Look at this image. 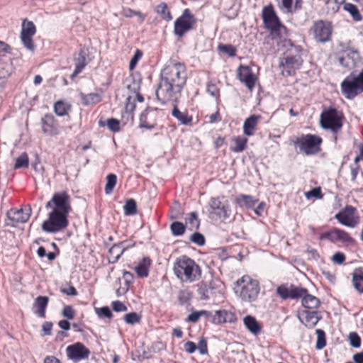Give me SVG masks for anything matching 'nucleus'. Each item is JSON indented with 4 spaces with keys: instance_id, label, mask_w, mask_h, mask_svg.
<instances>
[{
    "instance_id": "1",
    "label": "nucleus",
    "mask_w": 363,
    "mask_h": 363,
    "mask_svg": "<svg viewBox=\"0 0 363 363\" xmlns=\"http://www.w3.org/2000/svg\"><path fill=\"white\" fill-rule=\"evenodd\" d=\"M262 18L265 28L269 30L272 39L276 40L278 46L282 44L283 47L287 48L286 56L281 62L283 75H294L303 63L301 56V47L294 45L290 40L286 39L288 30L281 23L272 6L263 9Z\"/></svg>"
},
{
    "instance_id": "2",
    "label": "nucleus",
    "mask_w": 363,
    "mask_h": 363,
    "mask_svg": "<svg viewBox=\"0 0 363 363\" xmlns=\"http://www.w3.org/2000/svg\"><path fill=\"white\" fill-rule=\"evenodd\" d=\"M186 67L181 62H170L160 74V81L156 90L158 101L162 104L177 102L186 82Z\"/></svg>"
},
{
    "instance_id": "3",
    "label": "nucleus",
    "mask_w": 363,
    "mask_h": 363,
    "mask_svg": "<svg viewBox=\"0 0 363 363\" xmlns=\"http://www.w3.org/2000/svg\"><path fill=\"white\" fill-rule=\"evenodd\" d=\"M235 294L244 302L252 303L257 300L260 292L259 283L249 275H244L235 282Z\"/></svg>"
},
{
    "instance_id": "4",
    "label": "nucleus",
    "mask_w": 363,
    "mask_h": 363,
    "mask_svg": "<svg viewBox=\"0 0 363 363\" xmlns=\"http://www.w3.org/2000/svg\"><path fill=\"white\" fill-rule=\"evenodd\" d=\"M174 272L182 281L194 282L201 277V269L195 261L187 256L178 258L174 265Z\"/></svg>"
},
{
    "instance_id": "5",
    "label": "nucleus",
    "mask_w": 363,
    "mask_h": 363,
    "mask_svg": "<svg viewBox=\"0 0 363 363\" xmlns=\"http://www.w3.org/2000/svg\"><path fill=\"white\" fill-rule=\"evenodd\" d=\"M341 91L347 99H353L363 92V69L356 75L352 72L341 83Z\"/></svg>"
},
{
    "instance_id": "6",
    "label": "nucleus",
    "mask_w": 363,
    "mask_h": 363,
    "mask_svg": "<svg viewBox=\"0 0 363 363\" xmlns=\"http://www.w3.org/2000/svg\"><path fill=\"white\" fill-rule=\"evenodd\" d=\"M67 214L53 208L48 218L42 224V229L47 233H55L62 230L68 225Z\"/></svg>"
},
{
    "instance_id": "7",
    "label": "nucleus",
    "mask_w": 363,
    "mask_h": 363,
    "mask_svg": "<svg viewBox=\"0 0 363 363\" xmlns=\"http://www.w3.org/2000/svg\"><path fill=\"white\" fill-rule=\"evenodd\" d=\"M322 143L320 137L306 134L297 137L294 140L295 147H298L301 152L304 153L306 155H311L318 153L320 151V146Z\"/></svg>"
},
{
    "instance_id": "8",
    "label": "nucleus",
    "mask_w": 363,
    "mask_h": 363,
    "mask_svg": "<svg viewBox=\"0 0 363 363\" xmlns=\"http://www.w3.org/2000/svg\"><path fill=\"white\" fill-rule=\"evenodd\" d=\"M209 214L211 218L225 220L229 218L231 210L228 201L224 197L211 198L208 203Z\"/></svg>"
},
{
    "instance_id": "9",
    "label": "nucleus",
    "mask_w": 363,
    "mask_h": 363,
    "mask_svg": "<svg viewBox=\"0 0 363 363\" xmlns=\"http://www.w3.org/2000/svg\"><path fill=\"white\" fill-rule=\"evenodd\" d=\"M341 119L340 113L335 108H330L322 113L320 122L323 128L336 133L342 128Z\"/></svg>"
},
{
    "instance_id": "10",
    "label": "nucleus",
    "mask_w": 363,
    "mask_h": 363,
    "mask_svg": "<svg viewBox=\"0 0 363 363\" xmlns=\"http://www.w3.org/2000/svg\"><path fill=\"white\" fill-rule=\"evenodd\" d=\"M196 23L194 16L189 9H185L182 14L176 19L174 25V33L181 38L186 32L192 29L193 25Z\"/></svg>"
},
{
    "instance_id": "11",
    "label": "nucleus",
    "mask_w": 363,
    "mask_h": 363,
    "mask_svg": "<svg viewBox=\"0 0 363 363\" xmlns=\"http://www.w3.org/2000/svg\"><path fill=\"white\" fill-rule=\"evenodd\" d=\"M335 218L342 225L350 228H354L359 223L357 209L349 205L335 214Z\"/></svg>"
},
{
    "instance_id": "12",
    "label": "nucleus",
    "mask_w": 363,
    "mask_h": 363,
    "mask_svg": "<svg viewBox=\"0 0 363 363\" xmlns=\"http://www.w3.org/2000/svg\"><path fill=\"white\" fill-rule=\"evenodd\" d=\"M333 28L330 22L322 20L315 21L310 29V33L318 42L325 43L330 39Z\"/></svg>"
},
{
    "instance_id": "13",
    "label": "nucleus",
    "mask_w": 363,
    "mask_h": 363,
    "mask_svg": "<svg viewBox=\"0 0 363 363\" xmlns=\"http://www.w3.org/2000/svg\"><path fill=\"white\" fill-rule=\"evenodd\" d=\"M66 354L68 359L74 362H79L87 359L90 351L82 343L76 342L66 348Z\"/></svg>"
},
{
    "instance_id": "14",
    "label": "nucleus",
    "mask_w": 363,
    "mask_h": 363,
    "mask_svg": "<svg viewBox=\"0 0 363 363\" xmlns=\"http://www.w3.org/2000/svg\"><path fill=\"white\" fill-rule=\"evenodd\" d=\"M360 60V54L357 50H347L338 57L340 65L348 70L354 69Z\"/></svg>"
},
{
    "instance_id": "15",
    "label": "nucleus",
    "mask_w": 363,
    "mask_h": 363,
    "mask_svg": "<svg viewBox=\"0 0 363 363\" xmlns=\"http://www.w3.org/2000/svg\"><path fill=\"white\" fill-rule=\"evenodd\" d=\"M158 109L147 108L140 116L139 127L141 128L152 129L157 125Z\"/></svg>"
},
{
    "instance_id": "16",
    "label": "nucleus",
    "mask_w": 363,
    "mask_h": 363,
    "mask_svg": "<svg viewBox=\"0 0 363 363\" xmlns=\"http://www.w3.org/2000/svg\"><path fill=\"white\" fill-rule=\"evenodd\" d=\"M31 214V208L30 207L25 209H11L7 213V217L11 221L9 225L11 226H16L19 223H26Z\"/></svg>"
},
{
    "instance_id": "17",
    "label": "nucleus",
    "mask_w": 363,
    "mask_h": 363,
    "mask_svg": "<svg viewBox=\"0 0 363 363\" xmlns=\"http://www.w3.org/2000/svg\"><path fill=\"white\" fill-rule=\"evenodd\" d=\"M238 77L241 82L245 84L247 88L252 91L257 79L251 68L248 66L240 65L238 69Z\"/></svg>"
},
{
    "instance_id": "18",
    "label": "nucleus",
    "mask_w": 363,
    "mask_h": 363,
    "mask_svg": "<svg viewBox=\"0 0 363 363\" xmlns=\"http://www.w3.org/2000/svg\"><path fill=\"white\" fill-rule=\"evenodd\" d=\"M42 130L48 136H54L59 133L58 126L55 117L52 114H46L41 119Z\"/></svg>"
},
{
    "instance_id": "19",
    "label": "nucleus",
    "mask_w": 363,
    "mask_h": 363,
    "mask_svg": "<svg viewBox=\"0 0 363 363\" xmlns=\"http://www.w3.org/2000/svg\"><path fill=\"white\" fill-rule=\"evenodd\" d=\"M53 204L60 212L69 213L71 210L70 198L66 192L56 193L52 196Z\"/></svg>"
},
{
    "instance_id": "20",
    "label": "nucleus",
    "mask_w": 363,
    "mask_h": 363,
    "mask_svg": "<svg viewBox=\"0 0 363 363\" xmlns=\"http://www.w3.org/2000/svg\"><path fill=\"white\" fill-rule=\"evenodd\" d=\"M133 244H128V241H122L111 246L108 250L111 257L108 259L110 263H116L120 259L123 252L130 247L134 246Z\"/></svg>"
},
{
    "instance_id": "21",
    "label": "nucleus",
    "mask_w": 363,
    "mask_h": 363,
    "mask_svg": "<svg viewBox=\"0 0 363 363\" xmlns=\"http://www.w3.org/2000/svg\"><path fill=\"white\" fill-rule=\"evenodd\" d=\"M198 293L203 300L210 299L216 296L215 284L213 281L201 282L199 286Z\"/></svg>"
},
{
    "instance_id": "22",
    "label": "nucleus",
    "mask_w": 363,
    "mask_h": 363,
    "mask_svg": "<svg viewBox=\"0 0 363 363\" xmlns=\"http://www.w3.org/2000/svg\"><path fill=\"white\" fill-rule=\"evenodd\" d=\"M236 320L237 318L234 313L225 310L217 311L212 316V321L215 324L234 323Z\"/></svg>"
},
{
    "instance_id": "23",
    "label": "nucleus",
    "mask_w": 363,
    "mask_h": 363,
    "mask_svg": "<svg viewBox=\"0 0 363 363\" xmlns=\"http://www.w3.org/2000/svg\"><path fill=\"white\" fill-rule=\"evenodd\" d=\"M260 115H251L247 118L243 123V133L247 136H252L255 134V130L258 123L261 120Z\"/></svg>"
},
{
    "instance_id": "24",
    "label": "nucleus",
    "mask_w": 363,
    "mask_h": 363,
    "mask_svg": "<svg viewBox=\"0 0 363 363\" xmlns=\"http://www.w3.org/2000/svg\"><path fill=\"white\" fill-rule=\"evenodd\" d=\"M49 302V298L48 296H39L34 301L33 306V310L35 315L38 317L44 318H45V310Z\"/></svg>"
},
{
    "instance_id": "25",
    "label": "nucleus",
    "mask_w": 363,
    "mask_h": 363,
    "mask_svg": "<svg viewBox=\"0 0 363 363\" xmlns=\"http://www.w3.org/2000/svg\"><path fill=\"white\" fill-rule=\"evenodd\" d=\"M317 311H304L301 313L300 320L308 328H313L320 320Z\"/></svg>"
},
{
    "instance_id": "26",
    "label": "nucleus",
    "mask_w": 363,
    "mask_h": 363,
    "mask_svg": "<svg viewBox=\"0 0 363 363\" xmlns=\"http://www.w3.org/2000/svg\"><path fill=\"white\" fill-rule=\"evenodd\" d=\"M173 108L172 111V115L182 125H191L192 124V116H189L186 112H182L179 111L177 106V102L173 101Z\"/></svg>"
},
{
    "instance_id": "27",
    "label": "nucleus",
    "mask_w": 363,
    "mask_h": 363,
    "mask_svg": "<svg viewBox=\"0 0 363 363\" xmlns=\"http://www.w3.org/2000/svg\"><path fill=\"white\" fill-rule=\"evenodd\" d=\"M245 326L254 335H258L261 332V326L256 318L251 315H247L243 320Z\"/></svg>"
},
{
    "instance_id": "28",
    "label": "nucleus",
    "mask_w": 363,
    "mask_h": 363,
    "mask_svg": "<svg viewBox=\"0 0 363 363\" xmlns=\"http://www.w3.org/2000/svg\"><path fill=\"white\" fill-rule=\"evenodd\" d=\"M151 265V259L149 257H144L135 267V272L140 277H147L149 273V268Z\"/></svg>"
},
{
    "instance_id": "29",
    "label": "nucleus",
    "mask_w": 363,
    "mask_h": 363,
    "mask_svg": "<svg viewBox=\"0 0 363 363\" xmlns=\"http://www.w3.org/2000/svg\"><path fill=\"white\" fill-rule=\"evenodd\" d=\"M79 97H80L82 104L84 106L94 105L101 101V95L97 93H90L88 94H85L81 92L79 94Z\"/></svg>"
},
{
    "instance_id": "30",
    "label": "nucleus",
    "mask_w": 363,
    "mask_h": 363,
    "mask_svg": "<svg viewBox=\"0 0 363 363\" xmlns=\"http://www.w3.org/2000/svg\"><path fill=\"white\" fill-rule=\"evenodd\" d=\"M352 283L355 289L360 294L363 293V270L355 269L352 273Z\"/></svg>"
},
{
    "instance_id": "31",
    "label": "nucleus",
    "mask_w": 363,
    "mask_h": 363,
    "mask_svg": "<svg viewBox=\"0 0 363 363\" xmlns=\"http://www.w3.org/2000/svg\"><path fill=\"white\" fill-rule=\"evenodd\" d=\"M344 1L345 0H342L341 1V3L343 4V9L350 14L354 21H362V16L359 13L357 6L352 3H345Z\"/></svg>"
},
{
    "instance_id": "32",
    "label": "nucleus",
    "mask_w": 363,
    "mask_h": 363,
    "mask_svg": "<svg viewBox=\"0 0 363 363\" xmlns=\"http://www.w3.org/2000/svg\"><path fill=\"white\" fill-rule=\"evenodd\" d=\"M340 242L348 245L353 243L354 239L346 231L335 228V242Z\"/></svg>"
},
{
    "instance_id": "33",
    "label": "nucleus",
    "mask_w": 363,
    "mask_h": 363,
    "mask_svg": "<svg viewBox=\"0 0 363 363\" xmlns=\"http://www.w3.org/2000/svg\"><path fill=\"white\" fill-rule=\"evenodd\" d=\"M301 302L303 307L309 309H315L320 304V301L317 297L309 294L308 292L302 298Z\"/></svg>"
},
{
    "instance_id": "34",
    "label": "nucleus",
    "mask_w": 363,
    "mask_h": 363,
    "mask_svg": "<svg viewBox=\"0 0 363 363\" xmlns=\"http://www.w3.org/2000/svg\"><path fill=\"white\" fill-rule=\"evenodd\" d=\"M155 11L159 14L162 18L166 21H170L172 19L171 12L168 9L167 5L162 2L155 8Z\"/></svg>"
},
{
    "instance_id": "35",
    "label": "nucleus",
    "mask_w": 363,
    "mask_h": 363,
    "mask_svg": "<svg viewBox=\"0 0 363 363\" xmlns=\"http://www.w3.org/2000/svg\"><path fill=\"white\" fill-rule=\"evenodd\" d=\"M238 203L242 207L250 208L257 202V199L252 196L242 194L238 198Z\"/></svg>"
},
{
    "instance_id": "36",
    "label": "nucleus",
    "mask_w": 363,
    "mask_h": 363,
    "mask_svg": "<svg viewBox=\"0 0 363 363\" xmlns=\"http://www.w3.org/2000/svg\"><path fill=\"white\" fill-rule=\"evenodd\" d=\"M186 218L189 224V229L191 230H197L200 226V220L198 218V213L195 211L191 212Z\"/></svg>"
},
{
    "instance_id": "37",
    "label": "nucleus",
    "mask_w": 363,
    "mask_h": 363,
    "mask_svg": "<svg viewBox=\"0 0 363 363\" xmlns=\"http://www.w3.org/2000/svg\"><path fill=\"white\" fill-rule=\"evenodd\" d=\"M169 228L174 236H182L185 233L186 226L182 222L174 221L171 223Z\"/></svg>"
},
{
    "instance_id": "38",
    "label": "nucleus",
    "mask_w": 363,
    "mask_h": 363,
    "mask_svg": "<svg viewBox=\"0 0 363 363\" xmlns=\"http://www.w3.org/2000/svg\"><path fill=\"white\" fill-rule=\"evenodd\" d=\"M247 138L244 137H237L234 139L235 145L230 147L234 152H241L244 151L247 147Z\"/></svg>"
},
{
    "instance_id": "39",
    "label": "nucleus",
    "mask_w": 363,
    "mask_h": 363,
    "mask_svg": "<svg viewBox=\"0 0 363 363\" xmlns=\"http://www.w3.org/2000/svg\"><path fill=\"white\" fill-rule=\"evenodd\" d=\"M70 106L62 101H58L54 104L55 113L59 116H64L67 114Z\"/></svg>"
},
{
    "instance_id": "40",
    "label": "nucleus",
    "mask_w": 363,
    "mask_h": 363,
    "mask_svg": "<svg viewBox=\"0 0 363 363\" xmlns=\"http://www.w3.org/2000/svg\"><path fill=\"white\" fill-rule=\"evenodd\" d=\"M124 213L125 216H133L137 213V204L133 199L126 200L123 206Z\"/></svg>"
},
{
    "instance_id": "41",
    "label": "nucleus",
    "mask_w": 363,
    "mask_h": 363,
    "mask_svg": "<svg viewBox=\"0 0 363 363\" xmlns=\"http://www.w3.org/2000/svg\"><path fill=\"white\" fill-rule=\"evenodd\" d=\"M36 33V28L32 21H24L22 23L21 35L33 36Z\"/></svg>"
},
{
    "instance_id": "42",
    "label": "nucleus",
    "mask_w": 363,
    "mask_h": 363,
    "mask_svg": "<svg viewBox=\"0 0 363 363\" xmlns=\"http://www.w3.org/2000/svg\"><path fill=\"white\" fill-rule=\"evenodd\" d=\"M29 164V158L26 152H23L16 159L14 169L27 168Z\"/></svg>"
},
{
    "instance_id": "43",
    "label": "nucleus",
    "mask_w": 363,
    "mask_h": 363,
    "mask_svg": "<svg viewBox=\"0 0 363 363\" xmlns=\"http://www.w3.org/2000/svg\"><path fill=\"white\" fill-rule=\"evenodd\" d=\"M116 182H117V177L116 174H109L107 175L106 177V186H105V193L106 194H110L116 184Z\"/></svg>"
},
{
    "instance_id": "44",
    "label": "nucleus",
    "mask_w": 363,
    "mask_h": 363,
    "mask_svg": "<svg viewBox=\"0 0 363 363\" xmlns=\"http://www.w3.org/2000/svg\"><path fill=\"white\" fill-rule=\"evenodd\" d=\"M142 316L136 312H131L124 315V320L127 324L134 325L140 322Z\"/></svg>"
},
{
    "instance_id": "45",
    "label": "nucleus",
    "mask_w": 363,
    "mask_h": 363,
    "mask_svg": "<svg viewBox=\"0 0 363 363\" xmlns=\"http://www.w3.org/2000/svg\"><path fill=\"white\" fill-rule=\"evenodd\" d=\"M33 36L21 35V40L24 47L30 52H34L35 45L33 40Z\"/></svg>"
},
{
    "instance_id": "46",
    "label": "nucleus",
    "mask_w": 363,
    "mask_h": 363,
    "mask_svg": "<svg viewBox=\"0 0 363 363\" xmlns=\"http://www.w3.org/2000/svg\"><path fill=\"white\" fill-rule=\"evenodd\" d=\"M75 67L78 69H83L85 67L86 63V53L83 50H81L78 54V57L74 59Z\"/></svg>"
},
{
    "instance_id": "47",
    "label": "nucleus",
    "mask_w": 363,
    "mask_h": 363,
    "mask_svg": "<svg viewBox=\"0 0 363 363\" xmlns=\"http://www.w3.org/2000/svg\"><path fill=\"white\" fill-rule=\"evenodd\" d=\"M308 290L303 288L296 287L291 286V298L295 299L299 297L303 298Z\"/></svg>"
},
{
    "instance_id": "48",
    "label": "nucleus",
    "mask_w": 363,
    "mask_h": 363,
    "mask_svg": "<svg viewBox=\"0 0 363 363\" xmlns=\"http://www.w3.org/2000/svg\"><path fill=\"white\" fill-rule=\"evenodd\" d=\"M190 240L194 243L196 244L198 246H203L205 245L206 240L204 236L198 232H194L191 236H190Z\"/></svg>"
},
{
    "instance_id": "49",
    "label": "nucleus",
    "mask_w": 363,
    "mask_h": 363,
    "mask_svg": "<svg viewBox=\"0 0 363 363\" xmlns=\"http://www.w3.org/2000/svg\"><path fill=\"white\" fill-rule=\"evenodd\" d=\"M135 99L132 96H128L126 99V104L125 106V113L130 115L131 119L133 120V116L132 115V113L135 110Z\"/></svg>"
},
{
    "instance_id": "50",
    "label": "nucleus",
    "mask_w": 363,
    "mask_h": 363,
    "mask_svg": "<svg viewBox=\"0 0 363 363\" xmlns=\"http://www.w3.org/2000/svg\"><path fill=\"white\" fill-rule=\"evenodd\" d=\"M316 333L318 335L317 342H316V349L321 350L323 349L325 345V333L323 330L320 329L316 330Z\"/></svg>"
},
{
    "instance_id": "51",
    "label": "nucleus",
    "mask_w": 363,
    "mask_h": 363,
    "mask_svg": "<svg viewBox=\"0 0 363 363\" xmlns=\"http://www.w3.org/2000/svg\"><path fill=\"white\" fill-rule=\"evenodd\" d=\"M277 294L284 300L291 298V289L281 285L277 288Z\"/></svg>"
},
{
    "instance_id": "52",
    "label": "nucleus",
    "mask_w": 363,
    "mask_h": 363,
    "mask_svg": "<svg viewBox=\"0 0 363 363\" xmlns=\"http://www.w3.org/2000/svg\"><path fill=\"white\" fill-rule=\"evenodd\" d=\"M96 312L99 318H111L113 316L111 309L108 306L96 308Z\"/></svg>"
},
{
    "instance_id": "53",
    "label": "nucleus",
    "mask_w": 363,
    "mask_h": 363,
    "mask_svg": "<svg viewBox=\"0 0 363 363\" xmlns=\"http://www.w3.org/2000/svg\"><path fill=\"white\" fill-rule=\"evenodd\" d=\"M349 340H350V345L353 347L358 348L360 347L361 338L357 333H355V332L350 333L349 334Z\"/></svg>"
},
{
    "instance_id": "54",
    "label": "nucleus",
    "mask_w": 363,
    "mask_h": 363,
    "mask_svg": "<svg viewBox=\"0 0 363 363\" xmlns=\"http://www.w3.org/2000/svg\"><path fill=\"white\" fill-rule=\"evenodd\" d=\"M107 126L113 132H118L120 130V122L118 119L113 118H108L107 120Z\"/></svg>"
},
{
    "instance_id": "55",
    "label": "nucleus",
    "mask_w": 363,
    "mask_h": 363,
    "mask_svg": "<svg viewBox=\"0 0 363 363\" xmlns=\"http://www.w3.org/2000/svg\"><path fill=\"white\" fill-rule=\"evenodd\" d=\"M191 294L187 291H181L179 293L178 300L180 304L184 305L187 303L191 299Z\"/></svg>"
},
{
    "instance_id": "56",
    "label": "nucleus",
    "mask_w": 363,
    "mask_h": 363,
    "mask_svg": "<svg viewBox=\"0 0 363 363\" xmlns=\"http://www.w3.org/2000/svg\"><path fill=\"white\" fill-rule=\"evenodd\" d=\"M219 48L230 57H233L236 55V48L232 45H222L219 46Z\"/></svg>"
},
{
    "instance_id": "57",
    "label": "nucleus",
    "mask_w": 363,
    "mask_h": 363,
    "mask_svg": "<svg viewBox=\"0 0 363 363\" xmlns=\"http://www.w3.org/2000/svg\"><path fill=\"white\" fill-rule=\"evenodd\" d=\"M143 52L140 50H137L133 55V57L131 58L130 61L129 67L130 69H133L136 66L138 60L142 57Z\"/></svg>"
},
{
    "instance_id": "58",
    "label": "nucleus",
    "mask_w": 363,
    "mask_h": 363,
    "mask_svg": "<svg viewBox=\"0 0 363 363\" xmlns=\"http://www.w3.org/2000/svg\"><path fill=\"white\" fill-rule=\"evenodd\" d=\"M62 314L65 318L72 320L75 315V311L71 306H65L62 310Z\"/></svg>"
},
{
    "instance_id": "59",
    "label": "nucleus",
    "mask_w": 363,
    "mask_h": 363,
    "mask_svg": "<svg viewBox=\"0 0 363 363\" xmlns=\"http://www.w3.org/2000/svg\"><path fill=\"white\" fill-rule=\"evenodd\" d=\"M323 195L321 193V189L320 187H315L310 190L309 191L306 193V197L307 199H310L311 197L320 199L322 198Z\"/></svg>"
},
{
    "instance_id": "60",
    "label": "nucleus",
    "mask_w": 363,
    "mask_h": 363,
    "mask_svg": "<svg viewBox=\"0 0 363 363\" xmlns=\"http://www.w3.org/2000/svg\"><path fill=\"white\" fill-rule=\"evenodd\" d=\"M201 354H206L208 352L207 341L204 337H201L196 346Z\"/></svg>"
},
{
    "instance_id": "61",
    "label": "nucleus",
    "mask_w": 363,
    "mask_h": 363,
    "mask_svg": "<svg viewBox=\"0 0 363 363\" xmlns=\"http://www.w3.org/2000/svg\"><path fill=\"white\" fill-rule=\"evenodd\" d=\"M319 239L321 240H328L332 242H335V228L320 234Z\"/></svg>"
},
{
    "instance_id": "62",
    "label": "nucleus",
    "mask_w": 363,
    "mask_h": 363,
    "mask_svg": "<svg viewBox=\"0 0 363 363\" xmlns=\"http://www.w3.org/2000/svg\"><path fill=\"white\" fill-rule=\"evenodd\" d=\"M111 306L113 310L116 312L126 311L128 309L127 306L119 301H113Z\"/></svg>"
},
{
    "instance_id": "63",
    "label": "nucleus",
    "mask_w": 363,
    "mask_h": 363,
    "mask_svg": "<svg viewBox=\"0 0 363 363\" xmlns=\"http://www.w3.org/2000/svg\"><path fill=\"white\" fill-rule=\"evenodd\" d=\"M207 92L212 96L217 97L219 95V90L217 86L212 82H208L207 84Z\"/></svg>"
},
{
    "instance_id": "64",
    "label": "nucleus",
    "mask_w": 363,
    "mask_h": 363,
    "mask_svg": "<svg viewBox=\"0 0 363 363\" xmlns=\"http://www.w3.org/2000/svg\"><path fill=\"white\" fill-rule=\"evenodd\" d=\"M122 279L124 281V284L130 287V284H132L133 281V274L129 272L125 271L123 274Z\"/></svg>"
}]
</instances>
